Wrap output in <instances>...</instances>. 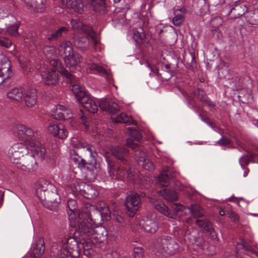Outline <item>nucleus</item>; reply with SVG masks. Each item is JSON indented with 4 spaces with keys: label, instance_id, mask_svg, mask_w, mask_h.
<instances>
[{
    "label": "nucleus",
    "instance_id": "bb28decb",
    "mask_svg": "<svg viewBox=\"0 0 258 258\" xmlns=\"http://www.w3.org/2000/svg\"><path fill=\"white\" fill-rule=\"evenodd\" d=\"M82 185H84L82 191V196L87 199H92L97 197L99 193L94 186L86 183L82 184Z\"/></svg>",
    "mask_w": 258,
    "mask_h": 258
},
{
    "label": "nucleus",
    "instance_id": "f704fd0d",
    "mask_svg": "<svg viewBox=\"0 0 258 258\" xmlns=\"http://www.w3.org/2000/svg\"><path fill=\"white\" fill-rule=\"evenodd\" d=\"M72 91L79 102L88 94L83 87L77 84L73 85Z\"/></svg>",
    "mask_w": 258,
    "mask_h": 258
},
{
    "label": "nucleus",
    "instance_id": "c03bdc74",
    "mask_svg": "<svg viewBox=\"0 0 258 258\" xmlns=\"http://www.w3.org/2000/svg\"><path fill=\"white\" fill-rule=\"evenodd\" d=\"M181 12V10H176L174 12V17L172 19V22L176 26H179L185 20L184 17L179 12Z\"/></svg>",
    "mask_w": 258,
    "mask_h": 258
},
{
    "label": "nucleus",
    "instance_id": "a19ab883",
    "mask_svg": "<svg viewBox=\"0 0 258 258\" xmlns=\"http://www.w3.org/2000/svg\"><path fill=\"white\" fill-rule=\"evenodd\" d=\"M246 22L248 26L256 27L258 26V12L247 13L245 16Z\"/></svg>",
    "mask_w": 258,
    "mask_h": 258
},
{
    "label": "nucleus",
    "instance_id": "680f3d73",
    "mask_svg": "<svg viewBox=\"0 0 258 258\" xmlns=\"http://www.w3.org/2000/svg\"><path fill=\"white\" fill-rule=\"evenodd\" d=\"M175 63L172 64L171 63H169L168 64H166L164 65V68L166 70H165L166 72H168L170 71H172L171 69H174L176 68L178 63V60L177 58L174 59Z\"/></svg>",
    "mask_w": 258,
    "mask_h": 258
},
{
    "label": "nucleus",
    "instance_id": "7ed1b4c3",
    "mask_svg": "<svg viewBox=\"0 0 258 258\" xmlns=\"http://www.w3.org/2000/svg\"><path fill=\"white\" fill-rule=\"evenodd\" d=\"M79 220L78 227L84 222L89 226H95L100 224L102 220L101 213L99 208L93 205L86 204L82 211L79 213Z\"/></svg>",
    "mask_w": 258,
    "mask_h": 258
},
{
    "label": "nucleus",
    "instance_id": "dca6fc26",
    "mask_svg": "<svg viewBox=\"0 0 258 258\" xmlns=\"http://www.w3.org/2000/svg\"><path fill=\"white\" fill-rule=\"evenodd\" d=\"M44 70L41 71V78L44 83L47 85H55L59 82L58 74L54 70Z\"/></svg>",
    "mask_w": 258,
    "mask_h": 258
},
{
    "label": "nucleus",
    "instance_id": "79ce46f5",
    "mask_svg": "<svg viewBox=\"0 0 258 258\" xmlns=\"http://www.w3.org/2000/svg\"><path fill=\"white\" fill-rule=\"evenodd\" d=\"M115 122L127 123L128 124L136 125L137 122L132 120V118L124 113H121L114 118Z\"/></svg>",
    "mask_w": 258,
    "mask_h": 258
},
{
    "label": "nucleus",
    "instance_id": "58836bf2",
    "mask_svg": "<svg viewBox=\"0 0 258 258\" xmlns=\"http://www.w3.org/2000/svg\"><path fill=\"white\" fill-rule=\"evenodd\" d=\"M11 18L13 20L12 23H6V32L11 35L16 36L18 34V30L19 25L18 23H15V18L11 16Z\"/></svg>",
    "mask_w": 258,
    "mask_h": 258
},
{
    "label": "nucleus",
    "instance_id": "09e8293b",
    "mask_svg": "<svg viewBox=\"0 0 258 258\" xmlns=\"http://www.w3.org/2000/svg\"><path fill=\"white\" fill-rule=\"evenodd\" d=\"M59 73L64 77H65L68 81H69L71 83H74L76 82V78L75 77L70 73L67 70H66L64 68H61Z\"/></svg>",
    "mask_w": 258,
    "mask_h": 258
},
{
    "label": "nucleus",
    "instance_id": "338daca9",
    "mask_svg": "<svg viewBox=\"0 0 258 258\" xmlns=\"http://www.w3.org/2000/svg\"><path fill=\"white\" fill-rule=\"evenodd\" d=\"M72 27L73 29L76 30L79 29L81 26V23L77 19H72L71 21Z\"/></svg>",
    "mask_w": 258,
    "mask_h": 258
},
{
    "label": "nucleus",
    "instance_id": "ea45409f",
    "mask_svg": "<svg viewBox=\"0 0 258 258\" xmlns=\"http://www.w3.org/2000/svg\"><path fill=\"white\" fill-rule=\"evenodd\" d=\"M85 183L83 182L74 181L70 185V189L72 194L75 196L79 195L82 196L83 189L84 188V185H83L82 184Z\"/></svg>",
    "mask_w": 258,
    "mask_h": 258
},
{
    "label": "nucleus",
    "instance_id": "aec40b11",
    "mask_svg": "<svg viewBox=\"0 0 258 258\" xmlns=\"http://www.w3.org/2000/svg\"><path fill=\"white\" fill-rule=\"evenodd\" d=\"M181 235L184 237V240L188 241L190 244H194L199 240H200V238L197 237L196 229L191 227L183 228Z\"/></svg>",
    "mask_w": 258,
    "mask_h": 258
},
{
    "label": "nucleus",
    "instance_id": "69168bd1",
    "mask_svg": "<svg viewBox=\"0 0 258 258\" xmlns=\"http://www.w3.org/2000/svg\"><path fill=\"white\" fill-rule=\"evenodd\" d=\"M131 135L132 137H133L134 140L138 141H140L142 139V136L141 134L137 130L133 131L132 132H131Z\"/></svg>",
    "mask_w": 258,
    "mask_h": 258
},
{
    "label": "nucleus",
    "instance_id": "a18cd8bd",
    "mask_svg": "<svg viewBox=\"0 0 258 258\" xmlns=\"http://www.w3.org/2000/svg\"><path fill=\"white\" fill-rule=\"evenodd\" d=\"M72 160L74 164L80 169L82 170L88 168L86 167V165L89 164V163L86 162L81 157H74L72 158Z\"/></svg>",
    "mask_w": 258,
    "mask_h": 258
},
{
    "label": "nucleus",
    "instance_id": "a211bd4d",
    "mask_svg": "<svg viewBox=\"0 0 258 258\" xmlns=\"http://www.w3.org/2000/svg\"><path fill=\"white\" fill-rule=\"evenodd\" d=\"M195 224L205 233H207L212 239H217V234L213 227L212 223L209 220L207 219H197Z\"/></svg>",
    "mask_w": 258,
    "mask_h": 258
},
{
    "label": "nucleus",
    "instance_id": "473e14b6",
    "mask_svg": "<svg viewBox=\"0 0 258 258\" xmlns=\"http://www.w3.org/2000/svg\"><path fill=\"white\" fill-rule=\"evenodd\" d=\"M154 206L155 209L166 217L171 219L176 218V215L174 213H170L168 208L164 204L161 202H157L154 204Z\"/></svg>",
    "mask_w": 258,
    "mask_h": 258
},
{
    "label": "nucleus",
    "instance_id": "4c0bfd02",
    "mask_svg": "<svg viewBox=\"0 0 258 258\" xmlns=\"http://www.w3.org/2000/svg\"><path fill=\"white\" fill-rule=\"evenodd\" d=\"M58 50L60 52H63L65 56L70 55L74 51V49L70 41L63 40L60 43Z\"/></svg>",
    "mask_w": 258,
    "mask_h": 258
},
{
    "label": "nucleus",
    "instance_id": "8fccbe9b",
    "mask_svg": "<svg viewBox=\"0 0 258 258\" xmlns=\"http://www.w3.org/2000/svg\"><path fill=\"white\" fill-rule=\"evenodd\" d=\"M43 52L46 57L51 58L55 55L56 50L53 46L46 45L43 47Z\"/></svg>",
    "mask_w": 258,
    "mask_h": 258
},
{
    "label": "nucleus",
    "instance_id": "052dcab7",
    "mask_svg": "<svg viewBox=\"0 0 258 258\" xmlns=\"http://www.w3.org/2000/svg\"><path fill=\"white\" fill-rule=\"evenodd\" d=\"M143 249L141 247H135L134 249V258H143Z\"/></svg>",
    "mask_w": 258,
    "mask_h": 258
},
{
    "label": "nucleus",
    "instance_id": "4d7b16f0",
    "mask_svg": "<svg viewBox=\"0 0 258 258\" xmlns=\"http://www.w3.org/2000/svg\"><path fill=\"white\" fill-rule=\"evenodd\" d=\"M50 64L58 72L61 68H64L62 63L56 59H51L50 61Z\"/></svg>",
    "mask_w": 258,
    "mask_h": 258
},
{
    "label": "nucleus",
    "instance_id": "4be33fe9",
    "mask_svg": "<svg viewBox=\"0 0 258 258\" xmlns=\"http://www.w3.org/2000/svg\"><path fill=\"white\" fill-rule=\"evenodd\" d=\"M24 99L26 105L31 108L34 106L37 101L36 91L35 89L28 88L24 93Z\"/></svg>",
    "mask_w": 258,
    "mask_h": 258
},
{
    "label": "nucleus",
    "instance_id": "3c124183",
    "mask_svg": "<svg viewBox=\"0 0 258 258\" xmlns=\"http://www.w3.org/2000/svg\"><path fill=\"white\" fill-rule=\"evenodd\" d=\"M81 147L84 149H86L90 154L91 157H95L96 155V152L95 151V148L91 145L86 143H80L78 144V148Z\"/></svg>",
    "mask_w": 258,
    "mask_h": 258
},
{
    "label": "nucleus",
    "instance_id": "1a4fd4ad",
    "mask_svg": "<svg viewBox=\"0 0 258 258\" xmlns=\"http://www.w3.org/2000/svg\"><path fill=\"white\" fill-rule=\"evenodd\" d=\"M14 131L17 138L24 143L29 146V143L31 141H35L33 139L35 137L33 131L23 124H17L14 127Z\"/></svg>",
    "mask_w": 258,
    "mask_h": 258
},
{
    "label": "nucleus",
    "instance_id": "cd10ccee",
    "mask_svg": "<svg viewBox=\"0 0 258 258\" xmlns=\"http://www.w3.org/2000/svg\"><path fill=\"white\" fill-rule=\"evenodd\" d=\"M45 250L44 242L43 239L38 240L32 249L31 254L36 258H39Z\"/></svg>",
    "mask_w": 258,
    "mask_h": 258
},
{
    "label": "nucleus",
    "instance_id": "72a5a7b5",
    "mask_svg": "<svg viewBox=\"0 0 258 258\" xmlns=\"http://www.w3.org/2000/svg\"><path fill=\"white\" fill-rule=\"evenodd\" d=\"M141 153L142 156L138 159L139 164L141 165L146 170H153L154 166L151 161L147 158L146 153L144 152H141Z\"/></svg>",
    "mask_w": 258,
    "mask_h": 258
},
{
    "label": "nucleus",
    "instance_id": "603ef678",
    "mask_svg": "<svg viewBox=\"0 0 258 258\" xmlns=\"http://www.w3.org/2000/svg\"><path fill=\"white\" fill-rule=\"evenodd\" d=\"M89 68L91 71H95L99 73H101L106 76L108 75V72L105 70L102 67L97 65L95 63L90 64L89 66Z\"/></svg>",
    "mask_w": 258,
    "mask_h": 258
},
{
    "label": "nucleus",
    "instance_id": "f257e3e1",
    "mask_svg": "<svg viewBox=\"0 0 258 258\" xmlns=\"http://www.w3.org/2000/svg\"><path fill=\"white\" fill-rule=\"evenodd\" d=\"M36 192L39 199L56 207L60 203V196L57 192L56 187L44 179L38 181Z\"/></svg>",
    "mask_w": 258,
    "mask_h": 258
},
{
    "label": "nucleus",
    "instance_id": "412c9836",
    "mask_svg": "<svg viewBox=\"0 0 258 258\" xmlns=\"http://www.w3.org/2000/svg\"><path fill=\"white\" fill-rule=\"evenodd\" d=\"M84 108L88 112L95 113L98 111V105L96 101L91 95L88 94L86 97L81 99L79 102Z\"/></svg>",
    "mask_w": 258,
    "mask_h": 258
},
{
    "label": "nucleus",
    "instance_id": "20e7f679",
    "mask_svg": "<svg viewBox=\"0 0 258 258\" xmlns=\"http://www.w3.org/2000/svg\"><path fill=\"white\" fill-rule=\"evenodd\" d=\"M66 2L68 7L79 13L83 12L85 2L89 4L96 12L105 14L107 11L104 0H66Z\"/></svg>",
    "mask_w": 258,
    "mask_h": 258
},
{
    "label": "nucleus",
    "instance_id": "49530a36",
    "mask_svg": "<svg viewBox=\"0 0 258 258\" xmlns=\"http://www.w3.org/2000/svg\"><path fill=\"white\" fill-rule=\"evenodd\" d=\"M120 253L116 247L109 248L104 252V258H119Z\"/></svg>",
    "mask_w": 258,
    "mask_h": 258
},
{
    "label": "nucleus",
    "instance_id": "2eb2a0df",
    "mask_svg": "<svg viewBox=\"0 0 258 258\" xmlns=\"http://www.w3.org/2000/svg\"><path fill=\"white\" fill-rule=\"evenodd\" d=\"M30 150L34 152L38 158L45 160L50 157L49 153L46 151L45 147L39 142L31 141L29 143Z\"/></svg>",
    "mask_w": 258,
    "mask_h": 258
},
{
    "label": "nucleus",
    "instance_id": "f8f14e48",
    "mask_svg": "<svg viewBox=\"0 0 258 258\" xmlns=\"http://www.w3.org/2000/svg\"><path fill=\"white\" fill-rule=\"evenodd\" d=\"M48 131L54 137L60 139H65L68 136V132L64 125L55 121H50L47 127Z\"/></svg>",
    "mask_w": 258,
    "mask_h": 258
},
{
    "label": "nucleus",
    "instance_id": "6e6552de",
    "mask_svg": "<svg viewBox=\"0 0 258 258\" xmlns=\"http://www.w3.org/2000/svg\"><path fill=\"white\" fill-rule=\"evenodd\" d=\"M61 250L73 257L78 258L80 255V244L74 237L68 236L62 242Z\"/></svg>",
    "mask_w": 258,
    "mask_h": 258
},
{
    "label": "nucleus",
    "instance_id": "c9c22d12",
    "mask_svg": "<svg viewBox=\"0 0 258 258\" xmlns=\"http://www.w3.org/2000/svg\"><path fill=\"white\" fill-rule=\"evenodd\" d=\"M160 192L162 197L168 202H173L178 199L177 192L174 190L165 189Z\"/></svg>",
    "mask_w": 258,
    "mask_h": 258
},
{
    "label": "nucleus",
    "instance_id": "13d9d810",
    "mask_svg": "<svg viewBox=\"0 0 258 258\" xmlns=\"http://www.w3.org/2000/svg\"><path fill=\"white\" fill-rule=\"evenodd\" d=\"M85 241L83 243H80V246H82L84 248V250H89L90 249H93L94 247L97 246V244H93L92 241L87 239H85Z\"/></svg>",
    "mask_w": 258,
    "mask_h": 258
},
{
    "label": "nucleus",
    "instance_id": "c85d7f7f",
    "mask_svg": "<svg viewBox=\"0 0 258 258\" xmlns=\"http://www.w3.org/2000/svg\"><path fill=\"white\" fill-rule=\"evenodd\" d=\"M75 46L81 50H85L89 47V39L87 36L74 37Z\"/></svg>",
    "mask_w": 258,
    "mask_h": 258
},
{
    "label": "nucleus",
    "instance_id": "774afa93",
    "mask_svg": "<svg viewBox=\"0 0 258 258\" xmlns=\"http://www.w3.org/2000/svg\"><path fill=\"white\" fill-rule=\"evenodd\" d=\"M228 217L234 222H238L239 221V217L233 211H230L228 212Z\"/></svg>",
    "mask_w": 258,
    "mask_h": 258
},
{
    "label": "nucleus",
    "instance_id": "de8ad7c7",
    "mask_svg": "<svg viewBox=\"0 0 258 258\" xmlns=\"http://www.w3.org/2000/svg\"><path fill=\"white\" fill-rule=\"evenodd\" d=\"M68 208L69 209L70 213L68 212V214L72 215L76 212L80 213L79 211H78L77 204L76 200L73 199H70L68 201Z\"/></svg>",
    "mask_w": 258,
    "mask_h": 258
},
{
    "label": "nucleus",
    "instance_id": "39448f33",
    "mask_svg": "<svg viewBox=\"0 0 258 258\" xmlns=\"http://www.w3.org/2000/svg\"><path fill=\"white\" fill-rule=\"evenodd\" d=\"M155 248L161 254L172 255L178 252V243L171 236L162 235L158 237L154 244Z\"/></svg>",
    "mask_w": 258,
    "mask_h": 258
},
{
    "label": "nucleus",
    "instance_id": "b1692460",
    "mask_svg": "<svg viewBox=\"0 0 258 258\" xmlns=\"http://www.w3.org/2000/svg\"><path fill=\"white\" fill-rule=\"evenodd\" d=\"M112 154L120 160L123 165H127L126 158L128 156V151L125 148L116 146L111 149Z\"/></svg>",
    "mask_w": 258,
    "mask_h": 258
},
{
    "label": "nucleus",
    "instance_id": "0e129e2a",
    "mask_svg": "<svg viewBox=\"0 0 258 258\" xmlns=\"http://www.w3.org/2000/svg\"><path fill=\"white\" fill-rule=\"evenodd\" d=\"M230 144V141L229 139L225 138L224 137L221 138L219 140H218L216 144L220 146H225L228 145Z\"/></svg>",
    "mask_w": 258,
    "mask_h": 258
},
{
    "label": "nucleus",
    "instance_id": "37998d69",
    "mask_svg": "<svg viewBox=\"0 0 258 258\" xmlns=\"http://www.w3.org/2000/svg\"><path fill=\"white\" fill-rule=\"evenodd\" d=\"M67 27L62 26L59 28L57 30L52 33L48 37L49 40H55L62 36L63 34H66L68 31Z\"/></svg>",
    "mask_w": 258,
    "mask_h": 258
},
{
    "label": "nucleus",
    "instance_id": "e433bc0d",
    "mask_svg": "<svg viewBox=\"0 0 258 258\" xmlns=\"http://www.w3.org/2000/svg\"><path fill=\"white\" fill-rule=\"evenodd\" d=\"M191 215L195 218H200L205 215V211L199 205H191L187 208Z\"/></svg>",
    "mask_w": 258,
    "mask_h": 258
},
{
    "label": "nucleus",
    "instance_id": "0eeeda50",
    "mask_svg": "<svg viewBox=\"0 0 258 258\" xmlns=\"http://www.w3.org/2000/svg\"><path fill=\"white\" fill-rule=\"evenodd\" d=\"M30 147L24 143H17L13 144L9 149L8 157L16 165L26 155L28 154Z\"/></svg>",
    "mask_w": 258,
    "mask_h": 258
},
{
    "label": "nucleus",
    "instance_id": "c756f323",
    "mask_svg": "<svg viewBox=\"0 0 258 258\" xmlns=\"http://www.w3.org/2000/svg\"><path fill=\"white\" fill-rule=\"evenodd\" d=\"M0 70L6 73L7 77H10L12 71L10 69L11 62L9 58L6 55L0 54Z\"/></svg>",
    "mask_w": 258,
    "mask_h": 258
},
{
    "label": "nucleus",
    "instance_id": "bf43d9fd",
    "mask_svg": "<svg viewBox=\"0 0 258 258\" xmlns=\"http://www.w3.org/2000/svg\"><path fill=\"white\" fill-rule=\"evenodd\" d=\"M0 45L8 48L12 45V41L9 38L4 37H1Z\"/></svg>",
    "mask_w": 258,
    "mask_h": 258
},
{
    "label": "nucleus",
    "instance_id": "864d4df0",
    "mask_svg": "<svg viewBox=\"0 0 258 258\" xmlns=\"http://www.w3.org/2000/svg\"><path fill=\"white\" fill-rule=\"evenodd\" d=\"M99 208L100 212L101 213L102 217L109 216L110 215V211L108 206L105 203H102L100 204L99 207H97Z\"/></svg>",
    "mask_w": 258,
    "mask_h": 258
},
{
    "label": "nucleus",
    "instance_id": "ddd939ff",
    "mask_svg": "<svg viewBox=\"0 0 258 258\" xmlns=\"http://www.w3.org/2000/svg\"><path fill=\"white\" fill-rule=\"evenodd\" d=\"M140 225L146 232L152 234L156 233L159 227L158 223L154 215L143 217L140 221Z\"/></svg>",
    "mask_w": 258,
    "mask_h": 258
},
{
    "label": "nucleus",
    "instance_id": "a878e982",
    "mask_svg": "<svg viewBox=\"0 0 258 258\" xmlns=\"http://www.w3.org/2000/svg\"><path fill=\"white\" fill-rule=\"evenodd\" d=\"M174 176V172L169 167H165L161 172L158 181L161 185L167 186L169 184L170 179Z\"/></svg>",
    "mask_w": 258,
    "mask_h": 258
},
{
    "label": "nucleus",
    "instance_id": "9b49d317",
    "mask_svg": "<svg viewBox=\"0 0 258 258\" xmlns=\"http://www.w3.org/2000/svg\"><path fill=\"white\" fill-rule=\"evenodd\" d=\"M17 168L27 172H33L37 170L38 164L34 155L28 153L16 165Z\"/></svg>",
    "mask_w": 258,
    "mask_h": 258
},
{
    "label": "nucleus",
    "instance_id": "423d86ee",
    "mask_svg": "<svg viewBox=\"0 0 258 258\" xmlns=\"http://www.w3.org/2000/svg\"><path fill=\"white\" fill-rule=\"evenodd\" d=\"M105 160L107 163V171L109 176L112 179L122 180L125 177L132 179L133 174L132 170L127 169V165H120L116 168H114V164L111 157L104 156Z\"/></svg>",
    "mask_w": 258,
    "mask_h": 258
},
{
    "label": "nucleus",
    "instance_id": "6e6d98bb",
    "mask_svg": "<svg viewBox=\"0 0 258 258\" xmlns=\"http://www.w3.org/2000/svg\"><path fill=\"white\" fill-rule=\"evenodd\" d=\"M145 37V34L142 32L137 31L134 33L133 38L138 44L142 43Z\"/></svg>",
    "mask_w": 258,
    "mask_h": 258
},
{
    "label": "nucleus",
    "instance_id": "393cba45",
    "mask_svg": "<svg viewBox=\"0 0 258 258\" xmlns=\"http://www.w3.org/2000/svg\"><path fill=\"white\" fill-rule=\"evenodd\" d=\"M247 10V7L243 3H239L236 4L230 10L228 15L231 19H236L244 15Z\"/></svg>",
    "mask_w": 258,
    "mask_h": 258
},
{
    "label": "nucleus",
    "instance_id": "4468645a",
    "mask_svg": "<svg viewBox=\"0 0 258 258\" xmlns=\"http://www.w3.org/2000/svg\"><path fill=\"white\" fill-rule=\"evenodd\" d=\"M51 115L55 119L68 120L72 117L70 109L61 105H57L51 111Z\"/></svg>",
    "mask_w": 258,
    "mask_h": 258
},
{
    "label": "nucleus",
    "instance_id": "6ab92c4d",
    "mask_svg": "<svg viewBox=\"0 0 258 258\" xmlns=\"http://www.w3.org/2000/svg\"><path fill=\"white\" fill-rule=\"evenodd\" d=\"M99 107L102 110L112 114L116 113L119 110V105L116 102L106 99L100 100Z\"/></svg>",
    "mask_w": 258,
    "mask_h": 258
},
{
    "label": "nucleus",
    "instance_id": "e2e57ef3",
    "mask_svg": "<svg viewBox=\"0 0 258 258\" xmlns=\"http://www.w3.org/2000/svg\"><path fill=\"white\" fill-rule=\"evenodd\" d=\"M54 258H77L73 257L71 255L68 254L66 252L61 249L58 251L56 255L54 254Z\"/></svg>",
    "mask_w": 258,
    "mask_h": 258
},
{
    "label": "nucleus",
    "instance_id": "5fc2aeb1",
    "mask_svg": "<svg viewBox=\"0 0 258 258\" xmlns=\"http://www.w3.org/2000/svg\"><path fill=\"white\" fill-rule=\"evenodd\" d=\"M240 100L243 103H249L252 101V96L250 93L244 94L243 92L240 93L239 95Z\"/></svg>",
    "mask_w": 258,
    "mask_h": 258
},
{
    "label": "nucleus",
    "instance_id": "f3484780",
    "mask_svg": "<svg viewBox=\"0 0 258 258\" xmlns=\"http://www.w3.org/2000/svg\"><path fill=\"white\" fill-rule=\"evenodd\" d=\"M63 59L66 67L70 70H75L76 67L83 61L81 54L74 51L70 55L64 56Z\"/></svg>",
    "mask_w": 258,
    "mask_h": 258
},
{
    "label": "nucleus",
    "instance_id": "9d476101",
    "mask_svg": "<svg viewBox=\"0 0 258 258\" xmlns=\"http://www.w3.org/2000/svg\"><path fill=\"white\" fill-rule=\"evenodd\" d=\"M141 203V198L139 194L134 192H131L126 198L125 206L127 210V214L130 217H133L139 208Z\"/></svg>",
    "mask_w": 258,
    "mask_h": 258
},
{
    "label": "nucleus",
    "instance_id": "7c9ffc66",
    "mask_svg": "<svg viewBox=\"0 0 258 258\" xmlns=\"http://www.w3.org/2000/svg\"><path fill=\"white\" fill-rule=\"evenodd\" d=\"M147 66L150 69L151 72H152L153 74H155L158 78L160 79L162 82L168 81L173 76V73L172 71H170L168 72L164 71L163 74H160L159 73L157 69H155L148 62H147Z\"/></svg>",
    "mask_w": 258,
    "mask_h": 258
},
{
    "label": "nucleus",
    "instance_id": "5701e85b",
    "mask_svg": "<svg viewBox=\"0 0 258 258\" xmlns=\"http://www.w3.org/2000/svg\"><path fill=\"white\" fill-rule=\"evenodd\" d=\"M27 6L36 13H42L46 8V0H24Z\"/></svg>",
    "mask_w": 258,
    "mask_h": 258
},
{
    "label": "nucleus",
    "instance_id": "2f4dec72",
    "mask_svg": "<svg viewBox=\"0 0 258 258\" xmlns=\"http://www.w3.org/2000/svg\"><path fill=\"white\" fill-rule=\"evenodd\" d=\"M24 95L23 88H15L10 90L7 93V97L9 99L14 101H20Z\"/></svg>",
    "mask_w": 258,
    "mask_h": 258
},
{
    "label": "nucleus",
    "instance_id": "f03ea898",
    "mask_svg": "<svg viewBox=\"0 0 258 258\" xmlns=\"http://www.w3.org/2000/svg\"><path fill=\"white\" fill-rule=\"evenodd\" d=\"M78 233L84 239L92 241L93 244H100L106 239L107 232L104 227L89 226L84 222L79 225Z\"/></svg>",
    "mask_w": 258,
    "mask_h": 258
}]
</instances>
